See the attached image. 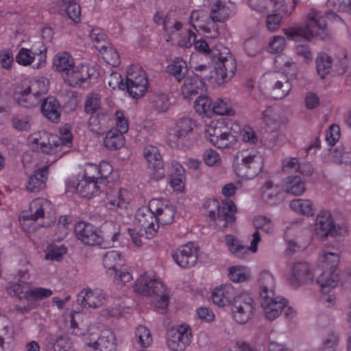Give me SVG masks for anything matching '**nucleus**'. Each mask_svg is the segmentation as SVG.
Instances as JSON below:
<instances>
[{
	"label": "nucleus",
	"mask_w": 351,
	"mask_h": 351,
	"mask_svg": "<svg viewBox=\"0 0 351 351\" xmlns=\"http://www.w3.org/2000/svg\"><path fill=\"white\" fill-rule=\"evenodd\" d=\"M203 160L208 166L213 167L221 163L219 154L213 149H206L203 154Z\"/></svg>",
	"instance_id": "338daca9"
},
{
	"label": "nucleus",
	"mask_w": 351,
	"mask_h": 351,
	"mask_svg": "<svg viewBox=\"0 0 351 351\" xmlns=\"http://www.w3.org/2000/svg\"><path fill=\"white\" fill-rule=\"evenodd\" d=\"M84 341L90 351H115L117 347L114 334L110 330H105L99 336L88 334Z\"/></svg>",
	"instance_id": "5701e85b"
},
{
	"label": "nucleus",
	"mask_w": 351,
	"mask_h": 351,
	"mask_svg": "<svg viewBox=\"0 0 351 351\" xmlns=\"http://www.w3.org/2000/svg\"><path fill=\"white\" fill-rule=\"evenodd\" d=\"M135 339L137 343L143 348L148 347L152 342V337L149 329L142 325L136 328Z\"/></svg>",
	"instance_id": "4d7b16f0"
},
{
	"label": "nucleus",
	"mask_w": 351,
	"mask_h": 351,
	"mask_svg": "<svg viewBox=\"0 0 351 351\" xmlns=\"http://www.w3.org/2000/svg\"><path fill=\"white\" fill-rule=\"evenodd\" d=\"M195 125V123L190 118L182 117L178 119L168 129L169 145L183 151L191 149L197 141Z\"/></svg>",
	"instance_id": "1a4fd4ad"
},
{
	"label": "nucleus",
	"mask_w": 351,
	"mask_h": 351,
	"mask_svg": "<svg viewBox=\"0 0 351 351\" xmlns=\"http://www.w3.org/2000/svg\"><path fill=\"white\" fill-rule=\"evenodd\" d=\"M284 188L287 193L300 195L305 191V184L299 176H289L285 182Z\"/></svg>",
	"instance_id": "09e8293b"
},
{
	"label": "nucleus",
	"mask_w": 351,
	"mask_h": 351,
	"mask_svg": "<svg viewBox=\"0 0 351 351\" xmlns=\"http://www.w3.org/2000/svg\"><path fill=\"white\" fill-rule=\"evenodd\" d=\"M213 75L208 76L206 74H202L198 76V74L193 73L184 80V84L182 86L181 91L184 98H191L199 93L200 90L204 87L205 80L210 82V78Z\"/></svg>",
	"instance_id": "2f4dec72"
},
{
	"label": "nucleus",
	"mask_w": 351,
	"mask_h": 351,
	"mask_svg": "<svg viewBox=\"0 0 351 351\" xmlns=\"http://www.w3.org/2000/svg\"><path fill=\"white\" fill-rule=\"evenodd\" d=\"M149 104L152 108L158 113L167 112L171 104L169 95L162 93H154L150 97Z\"/></svg>",
	"instance_id": "c03bdc74"
},
{
	"label": "nucleus",
	"mask_w": 351,
	"mask_h": 351,
	"mask_svg": "<svg viewBox=\"0 0 351 351\" xmlns=\"http://www.w3.org/2000/svg\"><path fill=\"white\" fill-rule=\"evenodd\" d=\"M74 64V58L66 51L58 52L53 58V66L54 70L63 73L64 75L71 70Z\"/></svg>",
	"instance_id": "79ce46f5"
},
{
	"label": "nucleus",
	"mask_w": 351,
	"mask_h": 351,
	"mask_svg": "<svg viewBox=\"0 0 351 351\" xmlns=\"http://www.w3.org/2000/svg\"><path fill=\"white\" fill-rule=\"evenodd\" d=\"M89 36L97 49H99L101 45L100 44L102 43H106L105 40L106 38V35L104 32L103 29L99 27H93L90 32Z\"/></svg>",
	"instance_id": "69168bd1"
},
{
	"label": "nucleus",
	"mask_w": 351,
	"mask_h": 351,
	"mask_svg": "<svg viewBox=\"0 0 351 351\" xmlns=\"http://www.w3.org/2000/svg\"><path fill=\"white\" fill-rule=\"evenodd\" d=\"M153 19L157 25L162 27L169 39H173L175 36L181 34L180 32H182V24L173 17V14L171 12L165 15L160 12H157Z\"/></svg>",
	"instance_id": "c756f323"
},
{
	"label": "nucleus",
	"mask_w": 351,
	"mask_h": 351,
	"mask_svg": "<svg viewBox=\"0 0 351 351\" xmlns=\"http://www.w3.org/2000/svg\"><path fill=\"white\" fill-rule=\"evenodd\" d=\"M199 248L195 243L189 242L172 252L173 261L182 268H191L196 264L198 259Z\"/></svg>",
	"instance_id": "393cba45"
},
{
	"label": "nucleus",
	"mask_w": 351,
	"mask_h": 351,
	"mask_svg": "<svg viewBox=\"0 0 351 351\" xmlns=\"http://www.w3.org/2000/svg\"><path fill=\"white\" fill-rule=\"evenodd\" d=\"M274 66L278 71L265 74L263 79L274 82L271 97L274 99H282L291 90V84L288 80V76L295 77V65L290 58L280 54L275 58Z\"/></svg>",
	"instance_id": "7ed1b4c3"
},
{
	"label": "nucleus",
	"mask_w": 351,
	"mask_h": 351,
	"mask_svg": "<svg viewBox=\"0 0 351 351\" xmlns=\"http://www.w3.org/2000/svg\"><path fill=\"white\" fill-rule=\"evenodd\" d=\"M285 47V38L281 36H274L269 41L267 51L271 53H278L282 52Z\"/></svg>",
	"instance_id": "e2e57ef3"
},
{
	"label": "nucleus",
	"mask_w": 351,
	"mask_h": 351,
	"mask_svg": "<svg viewBox=\"0 0 351 351\" xmlns=\"http://www.w3.org/2000/svg\"><path fill=\"white\" fill-rule=\"evenodd\" d=\"M53 204L45 198H35L29 204V210L21 213V219L23 223L26 221H36L45 217L55 219Z\"/></svg>",
	"instance_id": "4be33fe9"
},
{
	"label": "nucleus",
	"mask_w": 351,
	"mask_h": 351,
	"mask_svg": "<svg viewBox=\"0 0 351 351\" xmlns=\"http://www.w3.org/2000/svg\"><path fill=\"white\" fill-rule=\"evenodd\" d=\"M104 143L110 150L119 149L125 145V137L123 134L112 129L106 134Z\"/></svg>",
	"instance_id": "8fccbe9b"
},
{
	"label": "nucleus",
	"mask_w": 351,
	"mask_h": 351,
	"mask_svg": "<svg viewBox=\"0 0 351 351\" xmlns=\"http://www.w3.org/2000/svg\"><path fill=\"white\" fill-rule=\"evenodd\" d=\"M123 255L117 250L107 251L102 256V264L106 269L107 276L117 285H125L133 279L132 274L128 269H118L125 265Z\"/></svg>",
	"instance_id": "ddd939ff"
},
{
	"label": "nucleus",
	"mask_w": 351,
	"mask_h": 351,
	"mask_svg": "<svg viewBox=\"0 0 351 351\" xmlns=\"http://www.w3.org/2000/svg\"><path fill=\"white\" fill-rule=\"evenodd\" d=\"M100 105L101 99L99 95L98 94L91 93L86 97L84 106L85 112L87 114H93L99 110Z\"/></svg>",
	"instance_id": "052dcab7"
},
{
	"label": "nucleus",
	"mask_w": 351,
	"mask_h": 351,
	"mask_svg": "<svg viewBox=\"0 0 351 351\" xmlns=\"http://www.w3.org/2000/svg\"><path fill=\"white\" fill-rule=\"evenodd\" d=\"M263 167V158L258 152L244 156L241 162L234 165L235 174L242 178L250 180L255 178Z\"/></svg>",
	"instance_id": "6ab92c4d"
},
{
	"label": "nucleus",
	"mask_w": 351,
	"mask_h": 351,
	"mask_svg": "<svg viewBox=\"0 0 351 351\" xmlns=\"http://www.w3.org/2000/svg\"><path fill=\"white\" fill-rule=\"evenodd\" d=\"M284 33L287 38L293 40L300 38L310 40L313 37L324 40L328 36L324 17H319V12L315 9H312L308 14L304 26L286 28L284 29Z\"/></svg>",
	"instance_id": "6e6552de"
},
{
	"label": "nucleus",
	"mask_w": 351,
	"mask_h": 351,
	"mask_svg": "<svg viewBox=\"0 0 351 351\" xmlns=\"http://www.w3.org/2000/svg\"><path fill=\"white\" fill-rule=\"evenodd\" d=\"M346 232L343 227L336 226L332 214L328 210H322L316 217L315 234L319 240L328 237H337Z\"/></svg>",
	"instance_id": "aec40b11"
},
{
	"label": "nucleus",
	"mask_w": 351,
	"mask_h": 351,
	"mask_svg": "<svg viewBox=\"0 0 351 351\" xmlns=\"http://www.w3.org/2000/svg\"><path fill=\"white\" fill-rule=\"evenodd\" d=\"M256 304L250 294L243 293L237 296L232 302L231 312L233 319L244 324L251 319L255 313Z\"/></svg>",
	"instance_id": "f3484780"
},
{
	"label": "nucleus",
	"mask_w": 351,
	"mask_h": 351,
	"mask_svg": "<svg viewBox=\"0 0 351 351\" xmlns=\"http://www.w3.org/2000/svg\"><path fill=\"white\" fill-rule=\"evenodd\" d=\"M258 281L260 287L261 304L264 308L266 317L269 320H274L281 314L288 301L285 298L275 297V280L269 271L261 272Z\"/></svg>",
	"instance_id": "20e7f679"
},
{
	"label": "nucleus",
	"mask_w": 351,
	"mask_h": 351,
	"mask_svg": "<svg viewBox=\"0 0 351 351\" xmlns=\"http://www.w3.org/2000/svg\"><path fill=\"white\" fill-rule=\"evenodd\" d=\"M99 51L102 55L104 60L110 65L112 66H117L120 63V58L119 53L112 46H106L101 45Z\"/></svg>",
	"instance_id": "864d4df0"
},
{
	"label": "nucleus",
	"mask_w": 351,
	"mask_h": 351,
	"mask_svg": "<svg viewBox=\"0 0 351 351\" xmlns=\"http://www.w3.org/2000/svg\"><path fill=\"white\" fill-rule=\"evenodd\" d=\"M90 72V68L88 64H74L64 75V81L70 86H80L90 77L92 73Z\"/></svg>",
	"instance_id": "473e14b6"
},
{
	"label": "nucleus",
	"mask_w": 351,
	"mask_h": 351,
	"mask_svg": "<svg viewBox=\"0 0 351 351\" xmlns=\"http://www.w3.org/2000/svg\"><path fill=\"white\" fill-rule=\"evenodd\" d=\"M313 278L308 263L300 262L293 266L289 281L292 287L297 288L303 283L311 281Z\"/></svg>",
	"instance_id": "72a5a7b5"
},
{
	"label": "nucleus",
	"mask_w": 351,
	"mask_h": 351,
	"mask_svg": "<svg viewBox=\"0 0 351 351\" xmlns=\"http://www.w3.org/2000/svg\"><path fill=\"white\" fill-rule=\"evenodd\" d=\"M14 99L20 106L26 108L38 106L41 102L38 97H36L26 88L20 91H16L14 94Z\"/></svg>",
	"instance_id": "a19ab883"
},
{
	"label": "nucleus",
	"mask_w": 351,
	"mask_h": 351,
	"mask_svg": "<svg viewBox=\"0 0 351 351\" xmlns=\"http://www.w3.org/2000/svg\"><path fill=\"white\" fill-rule=\"evenodd\" d=\"M232 128L225 118L212 120L205 128L207 140L219 149L230 148L237 142V137L232 134Z\"/></svg>",
	"instance_id": "f8f14e48"
},
{
	"label": "nucleus",
	"mask_w": 351,
	"mask_h": 351,
	"mask_svg": "<svg viewBox=\"0 0 351 351\" xmlns=\"http://www.w3.org/2000/svg\"><path fill=\"white\" fill-rule=\"evenodd\" d=\"M195 109L197 113L202 117H211L213 115V101L210 97L199 96L195 102Z\"/></svg>",
	"instance_id": "3c124183"
},
{
	"label": "nucleus",
	"mask_w": 351,
	"mask_h": 351,
	"mask_svg": "<svg viewBox=\"0 0 351 351\" xmlns=\"http://www.w3.org/2000/svg\"><path fill=\"white\" fill-rule=\"evenodd\" d=\"M289 206L293 211L298 214L307 217L313 216L315 214L314 206L309 199H293L290 202Z\"/></svg>",
	"instance_id": "49530a36"
},
{
	"label": "nucleus",
	"mask_w": 351,
	"mask_h": 351,
	"mask_svg": "<svg viewBox=\"0 0 351 351\" xmlns=\"http://www.w3.org/2000/svg\"><path fill=\"white\" fill-rule=\"evenodd\" d=\"M236 10L234 3L217 0L211 8L210 16L204 19L202 11L193 10L191 14L189 23L206 38H217L219 36L217 22H225Z\"/></svg>",
	"instance_id": "f257e3e1"
},
{
	"label": "nucleus",
	"mask_w": 351,
	"mask_h": 351,
	"mask_svg": "<svg viewBox=\"0 0 351 351\" xmlns=\"http://www.w3.org/2000/svg\"><path fill=\"white\" fill-rule=\"evenodd\" d=\"M274 8L280 13L269 14L267 17V28L271 32L277 30L283 20L281 13L285 16H289L294 10L298 0H270Z\"/></svg>",
	"instance_id": "b1692460"
},
{
	"label": "nucleus",
	"mask_w": 351,
	"mask_h": 351,
	"mask_svg": "<svg viewBox=\"0 0 351 351\" xmlns=\"http://www.w3.org/2000/svg\"><path fill=\"white\" fill-rule=\"evenodd\" d=\"M47 47L40 40L34 43L30 48L21 47L16 56V62L23 66L31 65L37 58L36 68L40 69L45 66L47 60Z\"/></svg>",
	"instance_id": "2eb2a0df"
},
{
	"label": "nucleus",
	"mask_w": 351,
	"mask_h": 351,
	"mask_svg": "<svg viewBox=\"0 0 351 351\" xmlns=\"http://www.w3.org/2000/svg\"><path fill=\"white\" fill-rule=\"evenodd\" d=\"M228 277L235 282H244L248 278L247 269L242 266H232L228 269Z\"/></svg>",
	"instance_id": "bf43d9fd"
},
{
	"label": "nucleus",
	"mask_w": 351,
	"mask_h": 351,
	"mask_svg": "<svg viewBox=\"0 0 351 351\" xmlns=\"http://www.w3.org/2000/svg\"><path fill=\"white\" fill-rule=\"evenodd\" d=\"M226 51L213 53L215 75L210 78L212 82L218 85L223 84L231 80L235 74L237 62L235 57L228 49Z\"/></svg>",
	"instance_id": "4468645a"
},
{
	"label": "nucleus",
	"mask_w": 351,
	"mask_h": 351,
	"mask_svg": "<svg viewBox=\"0 0 351 351\" xmlns=\"http://www.w3.org/2000/svg\"><path fill=\"white\" fill-rule=\"evenodd\" d=\"M149 86L145 71L138 65H131L127 71L126 87L134 98L143 97Z\"/></svg>",
	"instance_id": "dca6fc26"
},
{
	"label": "nucleus",
	"mask_w": 351,
	"mask_h": 351,
	"mask_svg": "<svg viewBox=\"0 0 351 351\" xmlns=\"http://www.w3.org/2000/svg\"><path fill=\"white\" fill-rule=\"evenodd\" d=\"M253 223L256 230L252 234V240L250 246L247 247L241 244L239 241L233 235L228 234L225 237V241L230 252L235 256L245 258L248 252H256L258 244L261 241L259 230L266 234H272L274 231V225L272 221L263 215H259L254 218Z\"/></svg>",
	"instance_id": "39448f33"
},
{
	"label": "nucleus",
	"mask_w": 351,
	"mask_h": 351,
	"mask_svg": "<svg viewBox=\"0 0 351 351\" xmlns=\"http://www.w3.org/2000/svg\"><path fill=\"white\" fill-rule=\"evenodd\" d=\"M332 63V58L328 54L322 53L318 55L316 59L317 71L322 78L329 73Z\"/></svg>",
	"instance_id": "5fc2aeb1"
},
{
	"label": "nucleus",
	"mask_w": 351,
	"mask_h": 351,
	"mask_svg": "<svg viewBox=\"0 0 351 351\" xmlns=\"http://www.w3.org/2000/svg\"><path fill=\"white\" fill-rule=\"evenodd\" d=\"M181 34H177L173 39L176 40L178 45L184 48L191 47L196 39L195 34L190 29L182 27Z\"/></svg>",
	"instance_id": "603ef678"
},
{
	"label": "nucleus",
	"mask_w": 351,
	"mask_h": 351,
	"mask_svg": "<svg viewBox=\"0 0 351 351\" xmlns=\"http://www.w3.org/2000/svg\"><path fill=\"white\" fill-rule=\"evenodd\" d=\"M25 88L42 101L48 92L49 82L43 76L34 77L29 81V84Z\"/></svg>",
	"instance_id": "4c0bfd02"
},
{
	"label": "nucleus",
	"mask_w": 351,
	"mask_h": 351,
	"mask_svg": "<svg viewBox=\"0 0 351 351\" xmlns=\"http://www.w3.org/2000/svg\"><path fill=\"white\" fill-rule=\"evenodd\" d=\"M282 171L285 172H301L303 174L311 175L313 168L310 164L301 165L297 158H286L282 160Z\"/></svg>",
	"instance_id": "37998d69"
},
{
	"label": "nucleus",
	"mask_w": 351,
	"mask_h": 351,
	"mask_svg": "<svg viewBox=\"0 0 351 351\" xmlns=\"http://www.w3.org/2000/svg\"><path fill=\"white\" fill-rule=\"evenodd\" d=\"M203 208L219 230L223 231L228 226H232L237 219V208L230 199L219 202L215 198H207L203 204Z\"/></svg>",
	"instance_id": "423d86ee"
},
{
	"label": "nucleus",
	"mask_w": 351,
	"mask_h": 351,
	"mask_svg": "<svg viewBox=\"0 0 351 351\" xmlns=\"http://www.w3.org/2000/svg\"><path fill=\"white\" fill-rule=\"evenodd\" d=\"M62 2L66 5V12L69 18L75 23H79L81 21V7L79 3L75 2V0H71L70 1Z\"/></svg>",
	"instance_id": "13d9d810"
},
{
	"label": "nucleus",
	"mask_w": 351,
	"mask_h": 351,
	"mask_svg": "<svg viewBox=\"0 0 351 351\" xmlns=\"http://www.w3.org/2000/svg\"><path fill=\"white\" fill-rule=\"evenodd\" d=\"M48 167H44L38 169L34 174L29 177L27 189L31 192H38L45 187L47 178Z\"/></svg>",
	"instance_id": "58836bf2"
},
{
	"label": "nucleus",
	"mask_w": 351,
	"mask_h": 351,
	"mask_svg": "<svg viewBox=\"0 0 351 351\" xmlns=\"http://www.w3.org/2000/svg\"><path fill=\"white\" fill-rule=\"evenodd\" d=\"M193 339L191 327L182 324L169 329L166 333L167 347L172 351H184Z\"/></svg>",
	"instance_id": "a211bd4d"
},
{
	"label": "nucleus",
	"mask_w": 351,
	"mask_h": 351,
	"mask_svg": "<svg viewBox=\"0 0 351 351\" xmlns=\"http://www.w3.org/2000/svg\"><path fill=\"white\" fill-rule=\"evenodd\" d=\"M60 134L58 136L46 131H38L31 134L28 141L33 149L60 158L68 152L64 147L70 148L73 144V135L69 130H61Z\"/></svg>",
	"instance_id": "f03ea898"
},
{
	"label": "nucleus",
	"mask_w": 351,
	"mask_h": 351,
	"mask_svg": "<svg viewBox=\"0 0 351 351\" xmlns=\"http://www.w3.org/2000/svg\"><path fill=\"white\" fill-rule=\"evenodd\" d=\"M55 351H74L71 339L66 336L59 337L55 344Z\"/></svg>",
	"instance_id": "774afa93"
},
{
	"label": "nucleus",
	"mask_w": 351,
	"mask_h": 351,
	"mask_svg": "<svg viewBox=\"0 0 351 351\" xmlns=\"http://www.w3.org/2000/svg\"><path fill=\"white\" fill-rule=\"evenodd\" d=\"M77 301L84 308H96L104 305L107 301V298L103 290L99 289L92 290L88 288L84 289L79 293Z\"/></svg>",
	"instance_id": "c85d7f7f"
},
{
	"label": "nucleus",
	"mask_w": 351,
	"mask_h": 351,
	"mask_svg": "<svg viewBox=\"0 0 351 351\" xmlns=\"http://www.w3.org/2000/svg\"><path fill=\"white\" fill-rule=\"evenodd\" d=\"M319 261L322 273L318 277L317 282L320 286L321 292L324 295L337 285L339 275L337 270L339 256L336 253L326 252L320 256Z\"/></svg>",
	"instance_id": "9b49d317"
},
{
	"label": "nucleus",
	"mask_w": 351,
	"mask_h": 351,
	"mask_svg": "<svg viewBox=\"0 0 351 351\" xmlns=\"http://www.w3.org/2000/svg\"><path fill=\"white\" fill-rule=\"evenodd\" d=\"M74 230L77 238L84 245H100L103 242L99 231L90 223L80 221L75 225Z\"/></svg>",
	"instance_id": "cd10ccee"
},
{
	"label": "nucleus",
	"mask_w": 351,
	"mask_h": 351,
	"mask_svg": "<svg viewBox=\"0 0 351 351\" xmlns=\"http://www.w3.org/2000/svg\"><path fill=\"white\" fill-rule=\"evenodd\" d=\"M341 136V130L339 125L333 123L330 125L326 134V141L331 147L336 145Z\"/></svg>",
	"instance_id": "680f3d73"
},
{
	"label": "nucleus",
	"mask_w": 351,
	"mask_h": 351,
	"mask_svg": "<svg viewBox=\"0 0 351 351\" xmlns=\"http://www.w3.org/2000/svg\"><path fill=\"white\" fill-rule=\"evenodd\" d=\"M9 295L16 297L19 300H25L27 304L24 306L16 305L18 311L25 313L35 308L38 305V302L52 295L53 291L44 287H34L28 289V285L25 282H10L7 287Z\"/></svg>",
	"instance_id": "0eeeda50"
},
{
	"label": "nucleus",
	"mask_w": 351,
	"mask_h": 351,
	"mask_svg": "<svg viewBox=\"0 0 351 351\" xmlns=\"http://www.w3.org/2000/svg\"><path fill=\"white\" fill-rule=\"evenodd\" d=\"M41 111L43 115L52 122H58L60 118L59 103L53 97H48L44 99L41 105Z\"/></svg>",
	"instance_id": "e433bc0d"
},
{
	"label": "nucleus",
	"mask_w": 351,
	"mask_h": 351,
	"mask_svg": "<svg viewBox=\"0 0 351 351\" xmlns=\"http://www.w3.org/2000/svg\"><path fill=\"white\" fill-rule=\"evenodd\" d=\"M263 198L270 204H276L280 199V189L274 186L270 180L267 181L261 189Z\"/></svg>",
	"instance_id": "de8ad7c7"
},
{
	"label": "nucleus",
	"mask_w": 351,
	"mask_h": 351,
	"mask_svg": "<svg viewBox=\"0 0 351 351\" xmlns=\"http://www.w3.org/2000/svg\"><path fill=\"white\" fill-rule=\"evenodd\" d=\"M134 289L138 294L158 298L155 305L156 308L165 310L168 306L169 296L167 288L161 281L146 273L136 280Z\"/></svg>",
	"instance_id": "9d476101"
},
{
	"label": "nucleus",
	"mask_w": 351,
	"mask_h": 351,
	"mask_svg": "<svg viewBox=\"0 0 351 351\" xmlns=\"http://www.w3.org/2000/svg\"><path fill=\"white\" fill-rule=\"evenodd\" d=\"M67 253V248L64 245H51L47 247L45 256L46 260L51 261H61L64 255Z\"/></svg>",
	"instance_id": "6e6d98bb"
},
{
	"label": "nucleus",
	"mask_w": 351,
	"mask_h": 351,
	"mask_svg": "<svg viewBox=\"0 0 351 351\" xmlns=\"http://www.w3.org/2000/svg\"><path fill=\"white\" fill-rule=\"evenodd\" d=\"M135 225L143 231L148 239L156 236L159 226L157 223L154 210L151 208V200L148 206L139 208L135 213Z\"/></svg>",
	"instance_id": "412c9836"
},
{
	"label": "nucleus",
	"mask_w": 351,
	"mask_h": 351,
	"mask_svg": "<svg viewBox=\"0 0 351 351\" xmlns=\"http://www.w3.org/2000/svg\"><path fill=\"white\" fill-rule=\"evenodd\" d=\"M186 62L182 58H176L167 67V72L173 75L178 81L184 79L188 73Z\"/></svg>",
	"instance_id": "a18cd8bd"
},
{
	"label": "nucleus",
	"mask_w": 351,
	"mask_h": 351,
	"mask_svg": "<svg viewBox=\"0 0 351 351\" xmlns=\"http://www.w3.org/2000/svg\"><path fill=\"white\" fill-rule=\"evenodd\" d=\"M132 193L125 189L121 188L117 191L107 193L106 206L107 208L120 214L127 213L132 201Z\"/></svg>",
	"instance_id": "a878e982"
},
{
	"label": "nucleus",
	"mask_w": 351,
	"mask_h": 351,
	"mask_svg": "<svg viewBox=\"0 0 351 351\" xmlns=\"http://www.w3.org/2000/svg\"><path fill=\"white\" fill-rule=\"evenodd\" d=\"M326 6L330 10L325 13V18L335 21L343 22L336 12H343L351 15V0H328Z\"/></svg>",
	"instance_id": "f704fd0d"
},
{
	"label": "nucleus",
	"mask_w": 351,
	"mask_h": 351,
	"mask_svg": "<svg viewBox=\"0 0 351 351\" xmlns=\"http://www.w3.org/2000/svg\"><path fill=\"white\" fill-rule=\"evenodd\" d=\"M114 121L116 128L114 130H117L118 132L123 134H125L128 131V121L122 111L117 110L116 112L114 115Z\"/></svg>",
	"instance_id": "0e129e2a"
},
{
	"label": "nucleus",
	"mask_w": 351,
	"mask_h": 351,
	"mask_svg": "<svg viewBox=\"0 0 351 351\" xmlns=\"http://www.w3.org/2000/svg\"><path fill=\"white\" fill-rule=\"evenodd\" d=\"M151 208L154 210L158 226L169 225L173 221L176 208L169 200L164 198L152 199Z\"/></svg>",
	"instance_id": "bb28decb"
},
{
	"label": "nucleus",
	"mask_w": 351,
	"mask_h": 351,
	"mask_svg": "<svg viewBox=\"0 0 351 351\" xmlns=\"http://www.w3.org/2000/svg\"><path fill=\"white\" fill-rule=\"evenodd\" d=\"M143 155L150 168L156 171L163 169V161L158 148L154 145H147Z\"/></svg>",
	"instance_id": "ea45409f"
},
{
	"label": "nucleus",
	"mask_w": 351,
	"mask_h": 351,
	"mask_svg": "<svg viewBox=\"0 0 351 351\" xmlns=\"http://www.w3.org/2000/svg\"><path fill=\"white\" fill-rule=\"evenodd\" d=\"M237 295V290L231 284H223L213 290L211 299L215 305L224 307L233 302Z\"/></svg>",
	"instance_id": "7c9ffc66"
},
{
	"label": "nucleus",
	"mask_w": 351,
	"mask_h": 351,
	"mask_svg": "<svg viewBox=\"0 0 351 351\" xmlns=\"http://www.w3.org/2000/svg\"><path fill=\"white\" fill-rule=\"evenodd\" d=\"M100 181L99 179H91L89 177H83L79 181L77 191L79 194L85 198H91L101 193Z\"/></svg>",
	"instance_id": "c9c22d12"
}]
</instances>
